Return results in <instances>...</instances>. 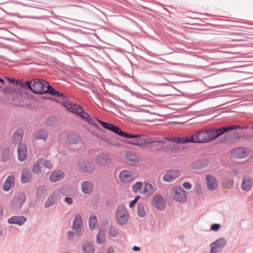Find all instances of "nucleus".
I'll use <instances>...</instances> for the list:
<instances>
[{
    "instance_id": "obj_62",
    "label": "nucleus",
    "mask_w": 253,
    "mask_h": 253,
    "mask_svg": "<svg viewBox=\"0 0 253 253\" xmlns=\"http://www.w3.org/2000/svg\"><path fill=\"white\" fill-rule=\"evenodd\" d=\"M132 250L134 251H139L140 250V248L137 246H134L132 248Z\"/></svg>"
},
{
    "instance_id": "obj_59",
    "label": "nucleus",
    "mask_w": 253,
    "mask_h": 253,
    "mask_svg": "<svg viewBox=\"0 0 253 253\" xmlns=\"http://www.w3.org/2000/svg\"><path fill=\"white\" fill-rule=\"evenodd\" d=\"M107 253H114V250L112 247L108 248Z\"/></svg>"
},
{
    "instance_id": "obj_64",
    "label": "nucleus",
    "mask_w": 253,
    "mask_h": 253,
    "mask_svg": "<svg viewBox=\"0 0 253 253\" xmlns=\"http://www.w3.org/2000/svg\"><path fill=\"white\" fill-rule=\"evenodd\" d=\"M104 141L105 142L108 143V144L111 143V141L110 139L109 138H108V137H107V138H105V141Z\"/></svg>"
},
{
    "instance_id": "obj_44",
    "label": "nucleus",
    "mask_w": 253,
    "mask_h": 253,
    "mask_svg": "<svg viewBox=\"0 0 253 253\" xmlns=\"http://www.w3.org/2000/svg\"><path fill=\"white\" fill-rule=\"evenodd\" d=\"M45 124L50 126H55L57 124L56 119L54 117H49L46 119Z\"/></svg>"
},
{
    "instance_id": "obj_14",
    "label": "nucleus",
    "mask_w": 253,
    "mask_h": 253,
    "mask_svg": "<svg viewBox=\"0 0 253 253\" xmlns=\"http://www.w3.org/2000/svg\"><path fill=\"white\" fill-rule=\"evenodd\" d=\"M97 164L101 166H105L111 163V158L109 156L104 153L98 154L95 158Z\"/></svg>"
},
{
    "instance_id": "obj_19",
    "label": "nucleus",
    "mask_w": 253,
    "mask_h": 253,
    "mask_svg": "<svg viewBox=\"0 0 253 253\" xmlns=\"http://www.w3.org/2000/svg\"><path fill=\"white\" fill-rule=\"evenodd\" d=\"M17 150L18 160L21 162L24 161L26 159L27 155V147L26 145L24 143L19 144Z\"/></svg>"
},
{
    "instance_id": "obj_3",
    "label": "nucleus",
    "mask_w": 253,
    "mask_h": 253,
    "mask_svg": "<svg viewBox=\"0 0 253 253\" xmlns=\"http://www.w3.org/2000/svg\"><path fill=\"white\" fill-rule=\"evenodd\" d=\"M10 84L7 85L4 89L3 92L4 94L10 97L12 95V97L14 98L17 94H21L22 92L21 89L19 88V84H20V80H15L12 78L8 77L5 78Z\"/></svg>"
},
{
    "instance_id": "obj_36",
    "label": "nucleus",
    "mask_w": 253,
    "mask_h": 253,
    "mask_svg": "<svg viewBox=\"0 0 253 253\" xmlns=\"http://www.w3.org/2000/svg\"><path fill=\"white\" fill-rule=\"evenodd\" d=\"M233 129H235L234 125H230L227 126H222L218 128H216V131L217 136L218 137L223 133Z\"/></svg>"
},
{
    "instance_id": "obj_16",
    "label": "nucleus",
    "mask_w": 253,
    "mask_h": 253,
    "mask_svg": "<svg viewBox=\"0 0 253 253\" xmlns=\"http://www.w3.org/2000/svg\"><path fill=\"white\" fill-rule=\"evenodd\" d=\"M120 180L124 183H128L133 180V175L131 171L128 170H122L119 174Z\"/></svg>"
},
{
    "instance_id": "obj_21",
    "label": "nucleus",
    "mask_w": 253,
    "mask_h": 253,
    "mask_svg": "<svg viewBox=\"0 0 253 253\" xmlns=\"http://www.w3.org/2000/svg\"><path fill=\"white\" fill-rule=\"evenodd\" d=\"M65 173L62 170H57L53 171L49 177V180L51 182H55L61 180L65 177Z\"/></svg>"
},
{
    "instance_id": "obj_13",
    "label": "nucleus",
    "mask_w": 253,
    "mask_h": 253,
    "mask_svg": "<svg viewBox=\"0 0 253 253\" xmlns=\"http://www.w3.org/2000/svg\"><path fill=\"white\" fill-rule=\"evenodd\" d=\"M180 175V171L177 169H172L167 171L164 175L163 179L165 181L171 182Z\"/></svg>"
},
{
    "instance_id": "obj_58",
    "label": "nucleus",
    "mask_w": 253,
    "mask_h": 253,
    "mask_svg": "<svg viewBox=\"0 0 253 253\" xmlns=\"http://www.w3.org/2000/svg\"><path fill=\"white\" fill-rule=\"evenodd\" d=\"M96 136L100 139L103 140L104 141H105V138H107V136H105L104 134L98 133L96 134Z\"/></svg>"
},
{
    "instance_id": "obj_53",
    "label": "nucleus",
    "mask_w": 253,
    "mask_h": 253,
    "mask_svg": "<svg viewBox=\"0 0 253 253\" xmlns=\"http://www.w3.org/2000/svg\"><path fill=\"white\" fill-rule=\"evenodd\" d=\"M43 164V166H44L45 167H46V168H48V169H51V168H52V164H51V163L50 162V161H48V160H46V161H45V160H44V161H43V164Z\"/></svg>"
},
{
    "instance_id": "obj_1",
    "label": "nucleus",
    "mask_w": 253,
    "mask_h": 253,
    "mask_svg": "<svg viewBox=\"0 0 253 253\" xmlns=\"http://www.w3.org/2000/svg\"><path fill=\"white\" fill-rule=\"evenodd\" d=\"M62 105L65 107L67 110L72 113L75 114L77 116L80 117L84 121L88 123V124L93 125L96 128L101 129L100 126L95 123V118H93L87 113L84 112V108L74 102L73 101H64Z\"/></svg>"
},
{
    "instance_id": "obj_20",
    "label": "nucleus",
    "mask_w": 253,
    "mask_h": 253,
    "mask_svg": "<svg viewBox=\"0 0 253 253\" xmlns=\"http://www.w3.org/2000/svg\"><path fill=\"white\" fill-rule=\"evenodd\" d=\"M231 155L235 158L241 159L246 157L247 153L245 148L237 147L232 150Z\"/></svg>"
},
{
    "instance_id": "obj_31",
    "label": "nucleus",
    "mask_w": 253,
    "mask_h": 253,
    "mask_svg": "<svg viewBox=\"0 0 253 253\" xmlns=\"http://www.w3.org/2000/svg\"><path fill=\"white\" fill-rule=\"evenodd\" d=\"M83 253H94L93 245L88 241L83 243L82 245Z\"/></svg>"
},
{
    "instance_id": "obj_29",
    "label": "nucleus",
    "mask_w": 253,
    "mask_h": 253,
    "mask_svg": "<svg viewBox=\"0 0 253 253\" xmlns=\"http://www.w3.org/2000/svg\"><path fill=\"white\" fill-rule=\"evenodd\" d=\"M48 136L47 131L42 128L38 129L35 134L36 139H42L44 141L46 140Z\"/></svg>"
},
{
    "instance_id": "obj_11",
    "label": "nucleus",
    "mask_w": 253,
    "mask_h": 253,
    "mask_svg": "<svg viewBox=\"0 0 253 253\" xmlns=\"http://www.w3.org/2000/svg\"><path fill=\"white\" fill-rule=\"evenodd\" d=\"M79 169L84 172L90 173L94 170V164L89 161H84L78 163Z\"/></svg>"
},
{
    "instance_id": "obj_39",
    "label": "nucleus",
    "mask_w": 253,
    "mask_h": 253,
    "mask_svg": "<svg viewBox=\"0 0 253 253\" xmlns=\"http://www.w3.org/2000/svg\"><path fill=\"white\" fill-rule=\"evenodd\" d=\"M193 141L192 136H186L185 137H176V143L184 144L185 143H191Z\"/></svg>"
},
{
    "instance_id": "obj_55",
    "label": "nucleus",
    "mask_w": 253,
    "mask_h": 253,
    "mask_svg": "<svg viewBox=\"0 0 253 253\" xmlns=\"http://www.w3.org/2000/svg\"><path fill=\"white\" fill-rule=\"evenodd\" d=\"M183 187L187 190H190L192 188V185L188 182H184L182 184Z\"/></svg>"
},
{
    "instance_id": "obj_27",
    "label": "nucleus",
    "mask_w": 253,
    "mask_h": 253,
    "mask_svg": "<svg viewBox=\"0 0 253 253\" xmlns=\"http://www.w3.org/2000/svg\"><path fill=\"white\" fill-rule=\"evenodd\" d=\"M32 178L31 170L24 169L22 171L21 181L22 183H27L30 181Z\"/></svg>"
},
{
    "instance_id": "obj_12",
    "label": "nucleus",
    "mask_w": 253,
    "mask_h": 253,
    "mask_svg": "<svg viewBox=\"0 0 253 253\" xmlns=\"http://www.w3.org/2000/svg\"><path fill=\"white\" fill-rule=\"evenodd\" d=\"M83 225V220L80 214L76 215L73 222L72 228L76 231L77 236H80L82 233V226Z\"/></svg>"
},
{
    "instance_id": "obj_2",
    "label": "nucleus",
    "mask_w": 253,
    "mask_h": 253,
    "mask_svg": "<svg viewBox=\"0 0 253 253\" xmlns=\"http://www.w3.org/2000/svg\"><path fill=\"white\" fill-rule=\"evenodd\" d=\"M193 141L191 143H204L213 141L218 137L216 128H211L199 131L192 135Z\"/></svg>"
},
{
    "instance_id": "obj_61",
    "label": "nucleus",
    "mask_w": 253,
    "mask_h": 253,
    "mask_svg": "<svg viewBox=\"0 0 253 253\" xmlns=\"http://www.w3.org/2000/svg\"><path fill=\"white\" fill-rule=\"evenodd\" d=\"M155 141L161 144L165 143V140L164 139L162 140L160 138H159L158 140H156Z\"/></svg>"
},
{
    "instance_id": "obj_9",
    "label": "nucleus",
    "mask_w": 253,
    "mask_h": 253,
    "mask_svg": "<svg viewBox=\"0 0 253 253\" xmlns=\"http://www.w3.org/2000/svg\"><path fill=\"white\" fill-rule=\"evenodd\" d=\"M152 205L159 211H163L166 208V201L159 193H156L153 196Z\"/></svg>"
},
{
    "instance_id": "obj_5",
    "label": "nucleus",
    "mask_w": 253,
    "mask_h": 253,
    "mask_svg": "<svg viewBox=\"0 0 253 253\" xmlns=\"http://www.w3.org/2000/svg\"><path fill=\"white\" fill-rule=\"evenodd\" d=\"M172 197L176 202L185 203L187 200L185 191L180 187L175 186L171 189Z\"/></svg>"
},
{
    "instance_id": "obj_57",
    "label": "nucleus",
    "mask_w": 253,
    "mask_h": 253,
    "mask_svg": "<svg viewBox=\"0 0 253 253\" xmlns=\"http://www.w3.org/2000/svg\"><path fill=\"white\" fill-rule=\"evenodd\" d=\"M238 138H249V139H253V133L252 134H247V135H245L244 136L242 135L241 136H239Z\"/></svg>"
},
{
    "instance_id": "obj_30",
    "label": "nucleus",
    "mask_w": 253,
    "mask_h": 253,
    "mask_svg": "<svg viewBox=\"0 0 253 253\" xmlns=\"http://www.w3.org/2000/svg\"><path fill=\"white\" fill-rule=\"evenodd\" d=\"M111 131L117 134L119 136L124 137L125 138V137H134L135 136V135H132L131 134H130L129 133H126V132L123 131L119 127H118L115 125H114L113 126V127Z\"/></svg>"
},
{
    "instance_id": "obj_54",
    "label": "nucleus",
    "mask_w": 253,
    "mask_h": 253,
    "mask_svg": "<svg viewBox=\"0 0 253 253\" xmlns=\"http://www.w3.org/2000/svg\"><path fill=\"white\" fill-rule=\"evenodd\" d=\"M64 202L68 205H71L73 203V199L69 197H66L64 199Z\"/></svg>"
},
{
    "instance_id": "obj_37",
    "label": "nucleus",
    "mask_w": 253,
    "mask_h": 253,
    "mask_svg": "<svg viewBox=\"0 0 253 253\" xmlns=\"http://www.w3.org/2000/svg\"><path fill=\"white\" fill-rule=\"evenodd\" d=\"M82 191L85 194H89L92 190V184L88 181H84L82 184Z\"/></svg>"
},
{
    "instance_id": "obj_4",
    "label": "nucleus",
    "mask_w": 253,
    "mask_h": 253,
    "mask_svg": "<svg viewBox=\"0 0 253 253\" xmlns=\"http://www.w3.org/2000/svg\"><path fill=\"white\" fill-rule=\"evenodd\" d=\"M26 200V195L24 192L18 193L11 200L10 208L15 213L18 212Z\"/></svg>"
},
{
    "instance_id": "obj_22",
    "label": "nucleus",
    "mask_w": 253,
    "mask_h": 253,
    "mask_svg": "<svg viewBox=\"0 0 253 253\" xmlns=\"http://www.w3.org/2000/svg\"><path fill=\"white\" fill-rule=\"evenodd\" d=\"M27 220V218L24 216L14 215L8 219V223L21 226L23 225Z\"/></svg>"
},
{
    "instance_id": "obj_25",
    "label": "nucleus",
    "mask_w": 253,
    "mask_h": 253,
    "mask_svg": "<svg viewBox=\"0 0 253 253\" xmlns=\"http://www.w3.org/2000/svg\"><path fill=\"white\" fill-rule=\"evenodd\" d=\"M15 178L12 175H9L2 185V189L5 191H9L14 184Z\"/></svg>"
},
{
    "instance_id": "obj_48",
    "label": "nucleus",
    "mask_w": 253,
    "mask_h": 253,
    "mask_svg": "<svg viewBox=\"0 0 253 253\" xmlns=\"http://www.w3.org/2000/svg\"><path fill=\"white\" fill-rule=\"evenodd\" d=\"M178 148H179V147L178 146H177L176 145L169 144H168L166 146H165L163 148V150H169L172 152H174V151L177 150L178 149Z\"/></svg>"
},
{
    "instance_id": "obj_47",
    "label": "nucleus",
    "mask_w": 253,
    "mask_h": 253,
    "mask_svg": "<svg viewBox=\"0 0 253 253\" xmlns=\"http://www.w3.org/2000/svg\"><path fill=\"white\" fill-rule=\"evenodd\" d=\"M68 143L69 144H75L78 142L79 139L73 134H69L67 135Z\"/></svg>"
},
{
    "instance_id": "obj_42",
    "label": "nucleus",
    "mask_w": 253,
    "mask_h": 253,
    "mask_svg": "<svg viewBox=\"0 0 253 253\" xmlns=\"http://www.w3.org/2000/svg\"><path fill=\"white\" fill-rule=\"evenodd\" d=\"M32 81H25L24 83L23 82V81H20V84H19V88L21 89V88L23 89H29L32 91V85L31 84Z\"/></svg>"
},
{
    "instance_id": "obj_35",
    "label": "nucleus",
    "mask_w": 253,
    "mask_h": 253,
    "mask_svg": "<svg viewBox=\"0 0 253 253\" xmlns=\"http://www.w3.org/2000/svg\"><path fill=\"white\" fill-rule=\"evenodd\" d=\"M88 226L89 228L91 230H93L98 227V222L97 217L92 214L89 217L88 219Z\"/></svg>"
},
{
    "instance_id": "obj_49",
    "label": "nucleus",
    "mask_w": 253,
    "mask_h": 253,
    "mask_svg": "<svg viewBox=\"0 0 253 253\" xmlns=\"http://www.w3.org/2000/svg\"><path fill=\"white\" fill-rule=\"evenodd\" d=\"M142 186V182L138 181L132 185V190L134 192L136 193L138 191L141 189Z\"/></svg>"
},
{
    "instance_id": "obj_60",
    "label": "nucleus",
    "mask_w": 253,
    "mask_h": 253,
    "mask_svg": "<svg viewBox=\"0 0 253 253\" xmlns=\"http://www.w3.org/2000/svg\"><path fill=\"white\" fill-rule=\"evenodd\" d=\"M3 214V208H2V206L0 205V219L2 217Z\"/></svg>"
},
{
    "instance_id": "obj_26",
    "label": "nucleus",
    "mask_w": 253,
    "mask_h": 253,
    "mask_svg": "<svg viewBox=\"0 0 253 253\" xmlns=\"http://www.w3.org/2000/svg\"><path fill=\"white\" fill-rule=\"evenodd\" d=\"M12 156L10 149L8 148H4L2 149L0 160L2 162H6L10 160Z\"/></svg>"
},
{
    "instance_id": "obj_45",
    "label": "nucleus",
    "mask_w": 253,
    "mask_h": 253,
    "mask_svg": "<svg viewBox=\"0 0 253 253\" xmlns=\"http://www.w3.org/2000/svg\"><path fill=\"white\" fill-rule=\"evenodd\" d=\"M137 214L138 216L141 217H143L146 215V212L143 207V205L142 204L139 203L138 204Z\"/></svg>"
},
{
    "instance_id": "obj_8",
    "label": "nucleus",
    "mask_w": 253,
    "mask_h": 253,
    "mask_svg": "<svg viewBox=\"0 0 253 253\" xmlns=\"http://www.w3.org/2000/svg\"><path fill=\"white\" fill-rule=\"evenodd\" d=\"M116 217L119 225H124L126 223L128 219V214L124 206H120L118 207Z\"/></svg>"
},
{
    "instance_id": "obj_17",
    "label": "nucleus",
    "mask_w": 253,
    "mask_h": 253,
    "mask_svg": "<svg viewBox=\"0 0 253 253\" xmlns=\"http://www.w3.org/2000/svg\"><path fill=\"white\" fill-rule=\"evenodd\" d=\"M210 162L208 159H200L193 162L192 165V168L194 169L200 170L207 167Z\"/></svg>"
},
{
    "instance_id": "obj_23",
    "label": "nucleus",
    "mask_w": 253,
    "mask_h": 253,
    "mask_svg": "<svg viewBox=\"0 0 253 253\" xmlns=\"http://www.w3.org/2000/svg\"><path fill=\"white\" fill-rule=\"evenodd\" d=\"M206 181L208 189L211 191L215 190L217 187V183L215 179L212 176L208 175L206 176Z\"/></svg>"
},
{
    "instance_id": "obj_6",
    "label": "nucleus",
    "mask_w": 253,
    "mask_h": 253,
    "mask_svg": "<svg viewBox=\"0 0 253 253\" xmlns=\"http://www.w3.org/2000/svg\"><path fill=\"white\" fill-rule=\"evenodd\" d=\"M131 135L136 136L131 137H126L128 139L126 142L128 144L137 145L141 148H146L147 144L150 142V139L149 138L144 139L140 135L137 134Z\"/></svg>"
},
{
    "instance_id": "obj_18",
    "label": "nucleus",
    "mask_w": 253,
    "mask_h": 253,
    "mask_svg": "<svg viewBox=\"0 0 253 253\" xmlns=\"http://www.w3.org/2000/svg\"><path fill=\"white\" fill-rule=\"evenodd\" d=\"M253 186V180L249 176H244L243 177L241 188L243 191H250Z\"/></svg>"
},
{
    "instance_id": "obj_28",
    "label": "nucleus",
    "mask_w": 253,
    "mask_h": 253,
    "mask_svg": "<svg viewBox=\"0 0 253 253\" xmlns=\"http://www.w3.org/2000/svg\"><path fill=\"white\" fill-rule=\"evenodd\" d=\"M154 192V188L151 184L147 182L144 184L141 194L146 196H151Z\"/></svg>"
},
{
    "instance_id": "obj_33",
    "label": "nucleus",
    "mask_w": 253,
    "mask_h": 253,
    "mask_svg": "<svg viewBox=\"0 0 253 253\" xmlns=\"http://www.w3.org/2000/svg\"><path fill=\"white\" fill-rule=\"evenodd\" d=\"M44 161V159L39 158L34 163L33 167V171L36 174H40L41 172L42 165Z\"/></svg>"
},
{
    "instance_id": "obj_52",
    "label": "nucleus",
    "mask_w": 253,
    "mask_h": 253,
    "mask_svg": "<svg viewBox=\"0 0 253 253\" xmlns=\"http://www.w3.org/2000/svg\"><path fill=\"white\" fill-rule=\"evenodd\" d=\"M139 199H140V196H136L135 197V198L129 203V207L130 208H133V206L135 205V204L136 203V202L138 201V200Z\"/></svg>"
},
{
    "instance_id": "obj_63",
    "label": "nucleus",
    "mask_w": 253,
    "mask_h": 253,
    "mask_svg": "<svg viewBox=\"0 0 253 253\" xmlns=\"http://www.w3.org/2000/svg\"><path fill=\"white\" fill-rule=\"evenodd\" d=\"M178 239L179 241H183L184 239V236L183 235H181L179 236Z\"/></svg>"
},
{
    "instance_id": "obj_56",
    "label": "nucleus",
    "mask_w": 253,
    "mask_h": 253,
    "mask_svg": "<svg viewBox=\"0 0 253 253\" xmlns=\"http://www.w3.org/2000/svg\"><path fill=\"white\" fill-rule=\"evenodd\" d=\"M56 93H57L56 94L55 97H60L64 99H66L67 97V96L65 94L62 93H60L58 91H57Z\"/></svg>"
},
{
    "instance_id": "obj_10",
    "label": "nucleus",
    "mask_w": 253,
    "mask_h": 253,
    "mask_svg": "<svg viewBox=\"0 0 253 253\" xmlns=\"http://www.w3.org/2000/svg\"><path fill=\"white\" fill-rule=\"evenodd\" d=\"M226 240L221 237L215 240L210 245L211 253H216L221 252L226 245Z\"/></svg>"
},
{
    "instance_id": "obj_15",
    "label": "nucleus",
    "mask_w": 253,
    "mask_h": 253,
    "mask_svg": "<svg viewBox=\"0 0 253 253\" xmlns=\"http://www.w3.org/2000/svg\"><path fill=\"white\" fill-rule=\"evenodd\" d=\"M125 162L130 166H135L139 161V159L134 153L127 152L125 156Z\"/></svg>"
},
{
    "instance_id": "obj_50",
    "label": "nucleus",
    "mask_w": 253,
    "mask_h": 253,
    "mask_svg": "<svg viewBox=\"0 0 253 253\" xmlns=\"http://www.w3.org/2000/svg\"><path fill=\"white\" fill-rule=\"evenodd\" d=\"M75 236H76V231L74 232L73 231L69 230L67 232V238L69 241L73 240Z\"/></svg>"
},
{
    "instance_id": "obj_24",
    "label": "nucleus",
    "mask_w": 253,
    "mask_h": 253,
    "mask_svg": "<svg viewBox=\"0 0 253 253\" xmlns=\"http://www.w3.org/2000/svg\"><path fill=\"white\" fill-rule=\"evenodd\" d=\"M23 133L24 132L22 128L17 129L14 132L12 137V142L15 144L22 143L21 141L22 140Z\"/></svg>"
},
{
    "instance_id": "obj_32",
    "label": "nucleus",
    "mask_w": 253,
    "mask_h": 253,
    "mask_svg": "<svg viewBox=\"0 0 253 253\" xmlns=\"http://www.w3.org/2000/svg\"><path fill=\"white\" fill-rule=\"evenodd\" d=\"M147 147H150L151 149V151L154 152H157L161 150H163L164 147L162 145L158 143L155 140H151L150 142L147 144Z\"/></svg>"
},
{
    "instance_id": "obj_38",
    "label": "nucleus",
    "mask_w": 253,
    "mask_h": 253,
    "mask_svg": "<svg viewBox=\"0 0 253 253\" xmlns=\"http://www.w3.org/2000/svg\"><path fill=\"white\" fill-rule=\"evenodd\" d=\"M46 187L43 185H40L37 187L36 198L39 200L43 197L46 192Z\"/></svg>"
},
{
    "instance_id": "obj_51",
    "label": "nucleus",
    "mask_w": 253,
    "mask_h": 253,
    "mask_svg": "<svg viewBox=\"0 0 253 253\" xmlns=\"http://www.w3.org/2000/svg\"><path fill=\"white\" fill-rule=\"evenodd\" d=\"M220 227H221L220 224H217V223H214L211 225V229L212 231H217L219 230Z\"/></svg>"
},
{
    "instance_id": "obj_7",
    "label": "nucleus",
    "mask_w": 253,
    "mask_h": 253,
    "mask_svg": "<svg viewBox=\"0 0 253 253\" xmlns=\"http://www.w3.org/2000/svg\"><path fill=\"white\" fill-rule=\"evenodd\" d=\"M32 81H33V83L32 91L36 94H44L48 82L41 79H35L33 80Z\"/></svg>"
},
{
    "instance_id": "obj_41",
    "label": "nucleus",
    "mask_w": 253,
    "mask_h": 253,
    "mask_svg": "<svg viewBox=\"0 0 253 253\" xmlns=\"http://www.w3.org/2000/svg\"><path fill=\"white\" fill-rule=\"evenodd\" d=\"M58 90H56L54 88H53L51 85H50L48 83L46 84V88L45 89L44 94V93H48L53 96H55L56 94V92Z\"/></svg>"
},
{
    "instance_id": "obj_43",
    "label": "nucleus",
    "mask_w": 253,
    "mask_h": 253,
    "mask_svg": "<svg viewBox=\"0 0 253 253\" xmlns=\"http://www.w3.org/2000/svg\"><path fill=\"white\" fill-rule=\"evenodd\" d=\"M95 122H97L98 123H99L100 124H101L102 125V126L104 128L108 129L109 130H112L113 126H114L113 124L108 123V122L102 121L99 120L95 118Z\"/></svg>"
},
{
    "instance_id": "obj_34",
    "label": "nucleus",
    "mask_w": 253,
    "mask_h": 253,
    "mask_svg": "<svg viewBox=\"0 0 253 253\" xmlns=\"http://www.w3.org/2000/svg\"><path fill=\"white\" fill-rule=\"evenodd\" d=\"M57 199V195L55 193H52L51 194L47 200L45 201L44 204V207L46 208H48L52 206V205H54L56 203Z\"/></svg>"
},
{
    "instance_id": "obj_46",
    "label": "nucleus",
    "mask_w": 253,
    "mask_h": 253,
    "mask_svg": "<svg viewBox=\"0 0 253 253\" xmlns=\"http://www.w3.org/2000/svg\"><path fill=\"white\" fill-rule=\"evenodd\" d=\"M109 233L110 236L112 237H116L119 234L117 228L113 225L110 226Z\"/></svg>"
},
{
    "instance_id": "obj_40",
    "label": "nucleus",
    "mask_w": 253,
    "mask_h": 253,
    "mask_svg": "<svg viewBox=\"0 0 253 253\" xmlns=\"http://www.w3.org/2000/svg\"><path fill=\"white\" fill-rule=\"evenodd\" d=\"M105 242L104 231L100 229L96 237V242L97 244H102Z\"/></svg>"
}]
</instances>
